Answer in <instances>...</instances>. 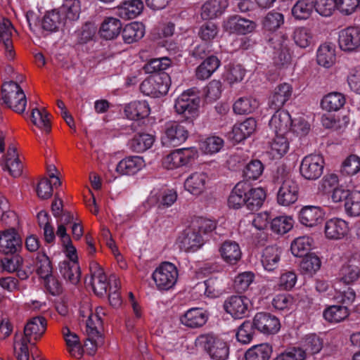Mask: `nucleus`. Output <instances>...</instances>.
Masks as SVG:
<instances>
[{"instance_id":"nucleus-1","label":"nucleus","mask_w":360,"mask_h":360,"mask_svg":"<svg viewBox=\"0 0 360 360\" xmlns=\"http://www.w3.org/2000/svg\"><path fill=\"white\" fill-rule=\"evenodd\" d=\"M274 184L279 186L277 202L283 206L295 203L298 198L299 185L292 176L290 169L285 165H279L273 174Z\"/></svg>"},{"instance_id":"nucleus-2","label":"nucleus","mask_w":360,"mask_h":360,"mask_svg":"<svg viewBox=\"0 0 360 360\" xmlns=\"http://www.w3.org/2000/svg\"><path fill=\"white\" fill-rule=\"evenodd\" d=\"M200 101V98L195 91L188 89L176 98L174 104L175 111L191 122L198 115Z\"/></svg>"},{"instance_id":"nucleus-3","label":"nucleus","mask_w":360,"mask_h":360,"mask_svg":"<svg viewBox=\"0 0 360 360\" xmlns=\"http://www.w3.org/2000/svg\"><path fill=\"white\" fill-rule=\"evenodd\" d=\"M1 94L4 103L9 108L19 114L24 112L27 105V98L23 90L17 82L13 81L4 82Z\"/></svg>"},{"instance_id":"nucleus-4","label":"nucleus","mask_w":360,"mask_h":360,"mask_svg":"<svg viewBox=\"0 0 360 360\" xmlns=\"http://www.w3.org/2000/svg\"><path fill=\"white\" fill-rule=\"evenodd\" d=\"M178 270L171 262H162L152 274L156 287L160 290H168L174 287L178 279Z\"/></svg>"},{"instance_id":"nucleus-5","label":"nucleus","mask_w":360,"mask_h":360,"mask_svg":"<svg viewBox=\"0 0 360 360\" xmlns=\"http://www.w3.org/2000/svg\"><path fill=\"white\" fill-rule=\"evenodd\" d=\"M170 86V77L165 72H160L142 82L141 92L152 97H160L167 94Z\"/></svg>"},{"instance_id":"nucleus-6","label":"nucleus","mask_w":360,"mask_h":360,"mask_svg":"<svg viewBox=\"0 0 360 360\" xmlns=\"http://www.w3.org/2000/svg\"><path fill=\"white\" fill-rule=\"evenodd\" d=\"M188 135V130L181 123L169 121L165 124L162 143L165 146L175 147L184 143Z\"/></svg>"},{"instance_id":"nucleus-7","label":"nucleus","mask_w":360,"mask_h":360,"mask_svg":"<svg viewBox=\"0 0 360 360\" xmlns=\"http://www.w3.org/2000/svg\"><path fill=\"white\" fill-rule=\"evenodd\" d=\"M324 159L321 155L310 154L305 156L301 162V175L307 180H316L323 174Z\"/></svg>"},{"instance_id":"nucleus-8","label":"nucleus","mask_w":360,"mask_h":360,"mask_svg":"<svg viewBox=\"0 0 360 360\" xmlns=\"http://www.w3.org/2000/svg\"><path fill=\"white\" fill-rule=\"evenodd\" d=\"M200 342L212 359L226 360L228 358L229 347L222 340L208 334L200 336Z\"/></svg>"},{"instance_id":"nucleus-9","label":"nucleus","mask_w":360,"mask_h":360,"mask_svg":"<svg viewBox=\"0 0 360 360\" xmlns=\"http://www.w3.org/2000/svg\"><path fill=\"white\" fill-rule=\"evenodd\" d=\"M288 39L281 33L274 34L268 39L269 46L274 49V58L278 63L283 65L290 60Z\"/></svg>"},{"instance_id":"nucleus-10","label":"nucleus","mask_w":360,"mask_h":360,"mask_svg":"<svg viewBox=\"0 0 360 360\" xmlns=\"http://www.w3.org/2000/svg\"><path fill=\"white\" fill-rule=\"evenodd\" d=\"M196 155V150L191 148L178 149L167 155L163 159L162 165L167 169H173L188 164Z\"/></svg>"},{"instance_id":"nucleus-11","label":"nucleus","mask_w":360,"mask_h":360,"mask_svg":"<svg viewBox=\"0 0 360 360\" xmlns=\"http://www.w3.org/2000/svg\"><path fill=\"white\" fill-rule=\"evenodd\" d=\"M252 323L255 328L264 334H275L281 328L278 319L266 312L257 313Z\"/></svg>"},{"instance_id":"nucleus-12","label":"nucleus","mask_w":360,"mask_h":360,"mask_svg":"<svg viewBox=\"0 0 360 360\" xmlns=\"http://www.w3.org/2000/svg\"><path fill=\"white\" fill-rule=\"evenodd\" d=\"M338 43L344 51H356L360 47V27H349L342 30L339 34Z\"/></svg>"},{"instance_id":"nucleus-13","label":"nucleus","mask_w":360,"mask_h":360,"mask_svg":"<svg viewBox=\"0 0 360 360\" xmlns=\"http://www.w3.org/2000/svg\"><path fill=\"white\" fill-rule=\"evenodd\" d=\"M250 300L245 296L233 295L224 303L225 311L235 319H242L248 313Z\"/></svg>"},{"instance_id":"nucleus-14","label":"nucleus","mask_w":360,"mask_h":360,"mask_svg":"<svg viewBox=\"0 0 360 360\" xmlns=\"http://www.w3.org/2000/svg\"><path fill=\"white\" fill-rule=\"evenodd\" d=\"M224 27L231 33L245 34L252 32L255 29L256 24L252 20L234 15L224 21Z\"/></svg>"},{"instance_id":"nucleus-15","label":"nucleus","mask_w":360,"mask_h":360,"mask_svg":"<svg viewBox=\"0 0 360 360\" xmlns=\"http://www.w3.org/2000/svg\"><path fill=\"white\" fill-rule=\"evenodd\" d=\"M22 240L14 229L0 232V252L15 254L21 249Z\"/></svg>"},{"instance_id":"nucleus-16","label":"nucleus","mask_w":360,"mask_h":360,"mask_svg":"<svg viewBox=\"0 0 360 360\" xmlns=\"http://www.w3.org/2000/svg\"><path fill=\"white\" fill-rule=\"evenodd\" d=\"M66 255L69 260H64L59 263V271L64 279L72 284H76L80 278V268L77 263V251L75 252V258L69 254H66Z\"/></svg>"},{"instance_id":"nucleus-17","label":"nucleus","mask_w":360,"mask_h":360,"mask_svg":"<svg viewBox=\"0 0 360 360\" xmlns=\"http://www.w3.org/2000/svg\"><path fill=\"white\" fill-rule=\"evenodd\" d=\"M292 122L288 111L277 109L269 121V127L275 134L285 135L291 130Z\"/></svg>"},{"instance_id":"nucleus-18","label":"nucleus","mask_w":360,"mask_h":360,"mask_svg":"<svg viewBox=\"0 0 360 360\" xmlns=\"http://www.w3.org/2000/svg\"><path fill=\"white\" fill-rule=\"evenodd\" d=\"M323 347L322 340L316 334L307 335L300 347H295L296 351L301 353V359L304 360L310 356L319 353Z\"/></svg>"},{"instance_id":"nucleus-19","label":"nucleus","mask_w":360,"mask_h":360,"mask_svg":"<svg viewBox=\"0 0 360 360\" xmlns=\"http://www.w3.org/2000/svg\"><path fill=\"white\" fill-rule=\"evenodd\" d=\"M208 314L202 308H191L181 316V323L190 328H198L203 326L208 319Z\"/></svg>"},{"instance_id":"nucleus-20","label":"nucleus","mask_w":360,"mask_h":360,"mask_svg":"<svg viewBox=\"0 0 360 360\" xmlns=\"http://www.w3.org/2000/svg\"><path fill=\"white\" fill-rule=\"evenodd\" d=\"M46 320L43 316H36L31 319L24 328V336L22 339L38 340L45 333L46 329Z\"/></svg>"},{"instance_id":"nucleus-21","label":"nucleus","mask_w":360,"mask_h":360,"mask_svg":"<svg viewBox=\"0 0 360 360\" xmlns=\"http://www.w3.org/2000/svg\"><path fill=\"white\" fill-rule=\"evenodd\" d=\"M340 279L344 283L351 284L360 276V262L356 257L349 258L342 264L339 272Z\"/></svg>"},{"instance_id":"nucleus-22","label":"nucleus","mask_w":360,"mask_h":360,"mask_svg":"<svg viewBox=\"0 0 360 360\" xmlns=\"http://www.w3.org/2000/svg\"><path fill=\"white\" fill-rule=\"evenodd\" d=\"M282 250L277 245L266 247L262 253L261 262L267 271H274L278 267Z\"/></svg>"},{"instance_id":"nucleus-23","label":"nucleus","mask_w":360,"mask_h":360,"mask_svg":"<svg viewBox=\"0 0 360 360\" xmlns=\"http://www.w3.org/2000/svg\"><path fill=\"white\" fill-rule=\"evenodd\" d=\"M145 166L143 158L129 156L120 160L116 167V172L120 175H134Z\"/></svg>"},{"instance_id":"nucleus-24","label":"nucleus","mask_w":360,"mask_h":360,"mask_svg":"<svg viewBox=\"0 0 360 360\" xmlns=\"http://www.w3.org/2000/svg\"><path fill=\"white\" fill-rule=\"evenodd\" d=\"M292 88L289 84L283 83L277 86L269 98V107L273 110L280 109L290 99Z\"/></svg>"},{"instance_id":"nucleus-25","label":"nucleus","mask_w":360,"mask_h":360,"mask_svg":"<svg viewBox=\"0 0 360 360\" xmlns=\"http://www.w3.org/2000/svg\"><path fill=\"white\" fill-rule=\"evenodd\" d=\"M179 243L181 249L194 252L203 244L202 236L191 227L184 232L179 238Z\"/></svg>"},{"instance_id":"nucleus-26","label":"nucleus","mask_w":360,"mask_h":360,"mask_svg":"<svg viewBox=\"0 0 360 360\" xmlns=\"http://www.w3.org/2000/svg\"><path fill=\"white\" fill-rule=\"evenodd\" d=\"M348 231L347 223L341 219H330L325 224L326 236L329 239H340L347 235Z\"/></svg>"},{"instance_id":"nucleus-27","label":"nucleus","mask_w":360,"mask_h":360,"mask_svg":"<svg viewBox=\"0 0 360 360\" xmlns=\"http://www.w3.org/2000/svg\"><path fill=\"white\" fill-rule=\"evenodd\" d=\"M323 218V212L317 206H305L300 212L299 219L306 226H314L320 224Z\"/></svg>"},{"instance_id":"nucleus-28","label":"nucleus","mask_w":360,"mask_h":360,"mask_svg":"<svg viewBox=\"0 0 360 360\" xmlns=\"http://www.w3.org/2000/svg\"><path fill=\"white\" fill-rule=\"evenodd\" d=\"M219 252L224 262L229 264H236L241 258V250L239 245L231 240L223 243Z\"/></svg>"},{"instance_id":"nucleus-29","label":"nucleus","mask_w":360,"mask_h":360,"mask_svg":"<svg viewBox=\"0 0 360 360\" xmlns=\"http://www.w3.org/2000/svg\"><path fill=\"white\" fill-rule=\"evenodd\" d=\"M249 190V183L246 181L238 182L231 192L228 205L233 209H238L242 205H245V192Z\"/></svg>"},{"instance_id":"nucleus-30","label":"nucleus","mask_w":360,"mask_h":360,"mask_svg":"<svg viewBox=\"0 0 360 360\" xmlns=\"http://www.w3.org/2000/svg\"><path fill=\"white\" fill-rule=\"evenodd\" d=\"M143 8L141 0H126L117 7V15L123 19H132L139 15Z\"/></svg>"},{"instance_id":"nucleus-31","label":"nucleus","mask_w":360,"mask_h":360,"mask_svg":"<svg viewBox=\"0 0 360 360\" xmlns=\"http://www.w3.org/2000/svg\"><path fill=\"white\" fill-rule=\"evenodd\" d=\"M228 6L226 0H207L202 6L201 16L203 19H212L221 15Z\"/></svg>"},{"instance_id":"nucleus-32","label":"nucleus","mask_w":360,"mask_h":360,"mask_svg":"<svg viewBox=\"0 0 360 360\" xmlns=\"http://www.w3.org/2000/svg\"><path fill=\"white\" fill-rule=\"evenodd\" d=\"M256 120L249 117L242 122L236 124L232 130L233 139L236 142H240L250 136L256 129Z\"/></svg>"},{"instance_id":"nucleus-33","label":"nucleus","mask_w":360,"mask_h":360,"mask_svg":"<svg viewBox=\"0 0 360 360\" xmlns=\"http://www.w3.org/2000/svg\"><path fill=\"white\" fill-rule=\"evenodd\" d=\"M207 176L204 172L191 174L184 182L185 188L193 195H199L205 190Z\"/></svg>"},{"instance_id":"nucleus-34","label":"nucleus","mask_w":360,"mask_h":360,"mask_svg":"<svg viewBox=\"0 0 360 360\" xmlns=\"http://www.w3.org/2000/svg\"><path fill=\"white\" fill-rule=\"evenodd\" d=\"M86 283H89L95 294L102 297L107 292V289L110 283L107 281V277L101 269H96L91 273L89 281L86 280Z\"/></svg>"},{"instance_id":"nucleus-35","label":"nucleus","mask_w":360,"mask_h":360,"mask_svg":"<svg viewBox=\"0 0 360 360\" xmlns=\"http://www.w3.org/2000/svg\"><path fill=\"white\" fill-rule=\"evenodd\" d=\"M245 206L250 211H257L262 205L266 193L262 188H251L249 184V190L245 192Z\"/></svg>"},{"instance_id":"nucleus-36","label":"nucleus","mask_w":360,"mask_h":360,"mask_svg":"<svg viewBox=\"0 0 360 360\" xmlns=\"http://www.w3.org/2000/svg\"><path fill=\"white\" fill-rule=\"evenodd\" d=\"M126 116L130 120H141L150 114V108L146 101H134L124 108Z\"/></svg>"},{"instance_id":"nucleus-37","label":"nucleus","mask_w":360,"mask_h":360,"mask_svg":"<svg viewBox=\"0 0 360 360\" xmlns=\"http://www.w3.org/2000/svg\"><path fill=\"white\" fill-rule=\"evenodd\" d=\"M220 65V60L216 56H210L205 60L195 70L197 79L205 80L217 70Z\"/></svg>"},{"instance_id":"nucleus-38","label":"nucleus","mask_w":360,"mask_h":360,"mask_svg":"<svg viewBox=\"0 0 360 360\" xmlns=\"http://www.w3.org/2000/svg\"><path fill=\"white\" fill-rule=\"evenodd\" d=\"M121 29L122 23L120 20L115 18H108L101 25L100 34L103 38L110 40L119 35Z\"/></svg>"},{"instance_id":"nucleus-39","label":"nucleus","mask_w":360,"mask_h":360,"mask_svg":"<svg viewBox=\"0 0 360 360\" xmlns=\"http://www.w3.org/2000/svg\"><path fill=\"white\" fill-rule=\"evenodd\" d=\"M323 315L328 322L336 323L347 319L349 315V311L347 306L335 304L326 308Z\"/></svg>"},{"instance_id":"nucleus-40","label":"nucleus","mask_w":360,"mask_h":360,"mask_svg":"<svg viewBox=\"0 0 360 360\" xmlns=\"http://www.w3.org/2000/svg\"><path fill=\"white\" fill-rule=\"evenodd\" d=\"M64 21H75L79 18L80 13V4L78 0H65L63 5L58 9Z\"/></svg>"},{"instance_id":"nucleus-41","label":"nucleus","mask_w":360,"mask_h":360,"mask_svg":"<svg viewBox=\"0 0 360 360\" xmlns=\"http://www.w3.org/2000/svg\"><path fill=\"white\" fill-rule=\"evenodd\" d=\"M154 141L153 136L149 134H139L130 140L129 146L134 152L142 153L150 148Z\"/></svg>"},{"instance_id":"nucleus-42","label":"nucleus","mask_w":360,"mask_h":360,"mask_svg":"<svg viewBox=\"0 0 360 360\" xmlns=\"http://www.w3.org/2000/svg\"><path fill=\"white\" fill-rule=\"evenodd\" d=\"M122 35L125 43H134L143 37V25L138 22H131L124 27Z\"/></svg>"},{"instance_id":"nucleus-43","label":"nucleus","mask_w":360,"mask_h":360,"mask_svg":"<svg viewBox=\"0 0 360 360\" xmlns=\"http://www.w3.org/2000/svg\"><path fill=\"white\" fill-rule=\"evenodd\" d=\"M335 61V46L327 43L321 44L317 51V63L325 68H329Z\"/></svg>"},{"instance_id":"nucleus-44","label":"nucleus","mask_w":360,"mask_h":360,"mask_svg":"<svg viewBox=\"0 0 360 360\" xmlns=\"http://www.w3.org/2000/svg\"><path fill=\"white\" fill-rule=\"evenodd\" d=\"M283 23V13L274 10L268 12L262 19V28L269 32L276 31Z\"/></svg>"},{"instance_id":"nucleus-45","label":"nucleus","mask_w":360,"mask_h":360,"mask_svg":"<svg viewBox=\"0 0 360 360\" xmlns=\"http://www.w3.org/2000/svg\"><path fill=\"white\" fill-rule=\"evenodd\" d=\"M65 24L64 18L58 10L46 13L41 22L43 29L49 32H56Z\"/></svg>"},{"instance_id":"nucleus-46","label":"nucleus","mask_w":360,"mask_h":360,"mask_svg":"<svg viewBox=\"0 0 360 360\" xmlns=\"http://www.w3.org/2000/svg\"><path fill=\"white\" fill-rule=\"evenodd\" d=\"M272 353V347L268 343L252 346L245 355V360H268Z\"/></svg>"},{"instance_id":"nucleus-47","label":"nucleus","mask_w":360,"mask_h":360,"mask_svg":"<svg viewBox=\"0 0 360 360\" xmlns=\"http://www.w3.org/2000/svg\"><path fill=\"white\" fill-rule=\"evenodd\" d=\"M86 327L87 338L84 345L94 352L98 347L103 345V339L98 326H92L91 321H86Z\"/></svg>"},{"instance_id":"nucleus-48","label":"nucleus","mask_w":360,"mask_h":360,"mask_svg":"<svg viewBox=\"0 0 360 360\" xmlns=\"http://www.w3.org/2000/svg\"><path fill=\"white\" fill-rule=\"evenodd\" d=\"M314 7L313 0H299L292 8V14L296 19L307 20L311 16Z\"/></svg>"},{"instance_id":"nucleus-49","label":"nucleus","mask_w":360,"mask_h":360,"mask_svg":"<svg viewBox=\"0 0 360 360\" xmlns=\"http://www.w3.org/2000/svg\"><path fill=\"white\" fill-rule=\"evenodd\" d=\"M292 38L297 46L306 49L312 44L314 35L310 29L305 27H299L293 31Z\"/></svg>"},{"instance_id":"nucleus-50","label":"nucleus","mask_w":360,"mask_h":360,"mask_svg":"<svg viewBox=\"0 0 360 360\" xmlns=\"http://www.w3.org/2000/svg\"><path fill=\"white\" fill-rule=\"evenodd\" d=\"M345 103V98L343 94L333 92L323 97L321 105L323 109L330 112L340 110Z\"/></svg>"},{"instance_id":"nucleus-51","label":"nucleus","mask_w":360,"mask_h":360,"mask_svg":"<svg viewBox=\"0 0 360 360\" xmlns=\"http://www.w3.org/2000/svg\"><path fill=\"white\" fill-rule=\"evenodd\" d=\"M259 106V102L252 97H241L233 104V111L238 115L250 114Z\"/></svg>"},{"instance_id":"nucleus-52","label":"nucleus","mask_w":360,"mask_h":360,"mask_svg":"<svg viewBox=\"0 0 360 360\" xmlns=\"http://www.w3.org/2000/svg\"><path fill=\"white\" fill-rule=\"evenodd\" d=\"M63 334L70 354L74 356H81L82 354V349L77 335L75 333H72L68 328H63Z\"/></svg>"},{"instance_id":"nucleus-53","label":"nucleus","mask_w":360,"mask_h":360,"mask_svg":"<svg viewBox=\"0 0 360 360\" xmlns=\"http://www.w3.org/2000/svg\"><path fill=\"white\" fill-rule=\"evenodd\" d=\"M321 262L319 257L315 254L311 253L302 259L300 266L302 274L312 276L321 268Z\"/></svg>"},{"instance_id":"nucleus-54","label":"nucleus","mask_w":360,"mask_h":360,"mask_svg":"<svg viewBox=\"0 0 360 360\" xmlns=\"http://www.w3.org/2000/svg\"><path fill=\"white\" fill-rule=\"evenodd\" d=\"M312 239L309 236L295 238L291 243L290 250L295 257H305L312 245Z\"/></svg>"},{"instance_id":"nucleus-55","label":"nucleus","mask_w":360,"mask_h":360,"mask_svg":"<svg viewBox=\"0 0 360 360\" xmlns=\"http://www.w3.org/2000/svg\"><path fill=\"white\" fill-rule=\"evenodd\" d=\"M49 117V114L45 109L39 110L36 108L32 110L31 118L33 124L41 129L45 130L46 132L51 131V124Z\"/></svg>"},{"instance_id":"nucleus-56","label":"nucleus","mask_w":360,"mask_h":360,"mask_svg":"<svg viewBox=\"0 0 360 360\" xmlns=\"http://www.w3.org/2000/svg\"><path fill=\"white\" fill-rule=\"evenodd\" d=\"M293 226V219L288 216H278L271 222V230L278 234H285Z\"/></svg>"},{"instance_id":"nucleus-57","label":"nucleus","mask_w":360,"mask_h":360,"mask_svg":"<svg viewBox=\"0 0 360 360\" xmlns=\"http://www.w3.org/2000/svg\"><path fill=\"white\" fill-rule=\"evenodd\" d=\"M253 323L249 321H244L238 328L236 333L237 340L243 344H249L255 335Z\"/></svg>"},{"instance_id":"nucleus-58","label":"nucleus","mask_w":360,"mask_h":360,"mask_svg":"<svg viewBox=\"0 0 360 360\" xmlns=\"http://www.w3.org/2000/svg\"><path fill=\"white\" fill-rule=\"evenodd\" d=\"M346 212L352 217L360 215V191L353 190L345 202Z\"/></svg>"},{"instance_id":"nucleus-59","label":"nucleus","mask_w":360,"mask_h":360,"mask_svg":"<svg viewBox=\"0 0 360 360\" xmlns=\"http://www.w3.org/2000/svg\"><path fill=\"white\" fill-rule=\"evenodd\" d=\"M56 235L60 238L61 243L64 248L66 254H69L75 258V252L77 251L75 247L72 245L70 236L67 233L65 226L58 224Z\"/></svg>"},{"instance_id":"nucleus-60","label":"nucleus","mask_w":360,"mask_h":360,"mask_svg":"<svg viewBox=\"0 0 360 360\" xmlns=\"http://www.w3.org/2000/svg\"><path fill=\"white\" fill-rule=\"evenodd\" d=\"M360 171V158L356 155L347 157L342 164L341 172L345 175H354Z\"/></svg>"},{"instance_id":"nucleus-61","label":"nucleus","mask_w":360,"mask_h":360,"mask_svg":"<svg viewBox=\"0 0 360 360\" xmlns=\"http://www.w3.org/2000/svg\"><path fill=\"white\" fill-rule=\"evenodd\" d=\"M37 272L41 277H47L52 273V266L48 256L39 253L36 257Z\"/></svg>"},{"instance_id":"nucleus-62","label":"nucleus","mask_w":360,"mask_h":360,"mask_svg":"<svg viewBox=\"0 0 360 360\" xmlns=\"http://www.w3.org/2000/svg\"><path fill=\"white\" fill-rule=\"evenodd\" d=\"M170 65L171 60L169 58H153L144 65V70L148 73L155 72H164L163 71L167 69Z\"/></svg>"},{"instance_id":"nucleus-63","label":"nucleus","mask_w":360,"mask_h":360,"mask_svg":"<svg viewBox=\"0 0 360 360\" xmlns=\"http://www.w3.org/2000/svg\"><path fill=\"white\" fill-rule=\"evenodd\" d=\"M264 171V165L260 160H253L246 165L243 169V175L248 179H258Z\"/></svg>"},{"instance_id":"nucleus-64","label":"nucleus","mask_w":360,"mask_h":360,"mask_svg":"<svg viewBox=\"0 0 360 360\" xmlns=\"http://www.w3.org/2000/svg\"><path fill=\"white\" fill-rule=\"evenodd\" d=\"M224 140L219 136L207 138L201 143V149L205 153L213 154L219 152L224 146Z\"/></svg>"}]
</instances>
